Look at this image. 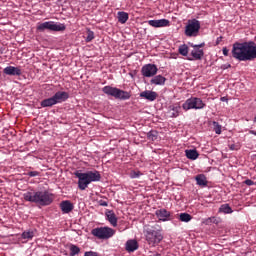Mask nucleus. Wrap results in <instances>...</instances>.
Returning <instances> with one entry per match:
<instances>
[{
    "mask_svg": "<svg viewBox=\"0 0 256 256\" xmlns=\"http://www.w3.org/2000/svg\"><path fill=\"white\" fill-rule=\"evenodd\" d=\"M118 21L120 24H125L128 21V13L127 12H119L118 13Z\"/></svg>",
    "mask_w": 256,
    "mask_h": 256,
    "instance_id": "25",
    "label": "nucleus"
},
{
    "mask_svg": "<svg viewBox=\"0 0 256 256\" xmlns=\"http://www.w3.org/2000/svg\"><path fill=\"white\" fill-rule=\"evenodd\" d=\"M156 217L158 221L166 222L171 220V213L166 209H159L156 211Z\"/></svg>",
    "mask_w": 256,
    "mask_h": 256,
    "instance_id": "12",
    "label": "nucleus"
},
{
    "mask_svg": "<svg viewBox=\"0 0 256 256\" xmlns=\"http://www.w3.org/2000/svg\"><path fill=\"white\" fill-rule=\"evenodd\" d=\"M4 74L7 76H21L22 70L19 67L7 66L4 68Z\"/></svg>",
    "mask_w": 256,
    "mask_h": 256,
    "instance_id": "13",
    "label": "nucleus"
},
{
    "mask_svg": "<svg viewBox=\"0 0 256 256\" xmlns=\"http://www.w3.org/2000/svg\"><path fill=\"white\" fill-rule=\"evenodd\" d=\"M212 125H213V131L218 135L221 134V129H222L221 125L217 121H213Z\"/></svg>",
    "mask_w": 256,
    "mask_h": 256,
    "instance_id": "30",
    "label": "nucleus"
},
{
    "mask_svg": "<svg viewBox=\"0 0 256 256\" xmlns=\"http://www.w3.org/2000/svg\"><path fill=\"white\" fill-rule=\"evenodd\" d=\"M190 56H192V58H187V60L200 61L204 57V51L203 49H194L190 52Z\"/></svg>",
    "mask_w": 256,
    "mask_h": 256,
    "instance_id": "17",
    "label": "nucleus"
},
{
    "mask_svg": "<svg viewBox=\"0 0 256 256\" xmlns=\"http://www.w3.org/2000/svg\"><path fill=\"white\" fill-rule=\"evenodd\" d=\"M23 199L29 203H35L38 206L46 207L54 201V194L45 191L26 192L23 194Z\"/></svg>",
    "mask_w": 256,
    "mask_h": 256,
    "instance_id": "2",
    "label": "nucleus"
},
{
    "mask_svg": "<svg viewBox=\"0 0 256 256\" xmlns=\"http://www.w3.org/2000/svg\"><path fill=\"white\" fill-rule=\"evenodd\" d=\"M28 175L29 177H36V176H39L40 175V172H37V171H30L28 172Z\"/></svg>",
    "mask_w": 256,
    "mask_h": 256,
    "instance_id": "35",
    "label": "nucleus"
},
{
    "mask_svg": "<svg viewBox=\"0 0 256 256\" xmlns=\"http://www.w3.org/2000/svg\"><path fill=\"white\" fill-rule=\"evenodd\" d=\"M105 217L107 218V221L108 223H110L111 226L113 227L118 226V218L116 217L113 211L105 212Z\"/></svg>",
    "mask_w": 256,
    "mask_h": 256,
    "instance_id": "19",
    "label": "nucleus"
},
{
    "mask_svg": "<svg viewBox=\"0 0 256 256\" xmlns=\"http://www.w3.org/2000/svg\"><path fill=\"white\" fill-rule=\"evenodd\" d=\"M149 256H162L160 253H157L156 251H149Z\"/></svg>",
    "mask_w": 256,
    "mask_h": 256,
    "instance_id": "42",
    "label": "nucleus"
},
{
    "mask_svg": "<svg viewBox=\"0 0 256 256\" xmlns=\"http://www.w3.org/2000/svg\"><path fill=\"white\" fill-rule=\"evenodd\" d=\"M60 209L63 214H69L74 210V204L69 200L61 201Z\"/></svg>",
    "mask_w": 256,
    "mask_h": 256,
    "instance_id": "15",
    "label": "nucleus"
},
{
    "mask_svg": "<svg viewBox=\"0 0 256 256\" xmlns=\"http://www.w3.org/2000/svg\"><path fill=\"white\" fill-rule=\"evenodd\" d=\"M68 99H69L68 92L58 91L57 93L54 94V96L49 97L48 99H43V101L40 102V106L42 108H50V107H53L54 105L63 103Z\"/></svg>",
    "mask_w": 256,
    "mask_h": 256,
    "instance_id": "4",
    "label": "nucleus"
},
{
    "mask_svg": "<svg viewBox=\"0 0 256 256\" xmlns=\"http://www.w3.org/2000/svg\"><path fill=\"white\" fill-rule=\"evenodd\" d=\"M184 111L189 110H201L206 107V103L199 97H190L186 101H184L183 105L181 106Z\"/></svg>",
    "mask_w": 256,
    "mask_h": 256,
    "instance_id": "8",
    "label": "nucleus"
},
{
    "mask_svg": "<svg viewBox=\"0 0 256 256\" xmlns=\"http://www.w3.org/2000/svg\"><path fill=\"white\" fill-rule=\"evenodd\" d=\"M73 175L78 178V189L81 191L86 190L92 182H99L101 180V174L97 170L87 172L77 170Z\"/></svg>",
    "mask_w": 256,
    "mask_h": 256,
    "instance_id": "3",
    "label": "nucleus"
},
{
    "mask_svg": "<svg viewBox=\"0 0 256 256\" xmlns=\"http://www.w3.org/2000/svg\"><path fill=\"white\" fill-rule=\"evenodd\" d=\"M115 233L116 231L108 226L96 227L91 231L92 236L98 240H109L115 236Z\"/></svg>",
    "mask_w": 256,
    "mask_h": 256,
    "instance_id": "6",
    "label": "nucleus"
},
{
    "mask_svg": "<svg viewBox=\"0 0 256 256\" xmlns=\"http://www.w3.org/2000/svg\"><path fill=\"white\" fill-rule=\"evenodd\" d=\"M184 153H186V157L189 160L195 161L198 159V152L196 149H187L186 151H184Z\"/></svg>",
    "mask_w": 256,
    "mask_h": 256,
    "instance_id": "23",
    "label": "nucleus"
},
{
    "mask_svg": "<svg viewBox=\"0 0 256 256\" xmlns=\"http://www.w3.org/2000/svg\"><path fill=\"white\" fill-rule=\"evenodd\" d=\"M148 140L156 141L157 140V132L156 131H149L147 134Z\"/></svg>",
    "mask_w": 256,
    "mask_h": 256,
    "instance_id": "32",
    "label": "nucleus"
},
{
    "mask_svg": "<svg viewBox=\"0 0 256 256\" xmlns=\"http://www.w3.org/2000/svg\"><path fill=\"white\" fill-rule=\"evenodd\" d=\"M201 29V23L197 19L187 20V25L184 28L186 37H197Z\"/></svg>",
    "mask_w": 256,
    "mask_h": 256,
    "instance_id": "9",
    "label": "nucleus"
},
{
    "mask_svg": "<svg viewBox=\"0 0 256 256\" xmlns=\"http://www.w3.org/2000/svg\"><path fill=\"white\" fill-rule=\"evenodd\" d=\"M69 250H70V256L78 255L80 254V251H81L80 248H78V246L74 244H70Z\"/></svg>",
    "mask_w": 256,
    "mask_h": 256,
    "instance_id": "28",
    "label": "nucleus"
},
{
    "mask_svg": "<svg viewBox=\"0 0 256 256\" xmlns=\"http://www.w3.org/2000/svg\"><path fill=\"white\" fill-rule=\"evenodd\" d=\"M45 30H49L51 32H64L66 30V26L65 24L55 23L53 21L37 24L38 32H45Z\"/></svg>",
    "mask_w": 256,
    "mask_h": 256,
    "instance_id": "7",
    "label": "nucleus"
},
{
    "mask_svg": "<svg viewBox=\"0 0 256 256\" xmlns=\"http://www.w3.org/2000/svg\"><path fill=\"white\" fill-rule=\"evenodd\" d=\"M142 176V172L139 170H133L130 172L131 179L140 178Z\"/></svg>",
    "mask_w": 256,
    "mask_h": 256,
    "instance_id": "31",
    "label": "nucleus"
},
{
    "mask_svg": "<svg viewBox=\"0 0 256 256\" xmlns=\"http://www.w3.org/2000/svg\"><path fill=\"white\" fill-rule=\"evenodd\" d=\"M180 105L178 103L172 104L171 106L168 107V115L171 118H177L180 116V111H181Z\"/></svg>",
    "mask_w": 256,
    "mask_h": 256,
    "instance_id": "14",
    "label": "nucleus"
},
{
    "mask_svg": "<svg viewBox=\"0 0 256 256\" xmlns=\"http://www.w3.org/2000/svg\"><path fill=\"white\" fill-rule=\"evenodd\" d=\"M84 256H99V254L94 251H87L86 253H84Z\"/></svg>",
    "mask_w": 256,
    "mask_h": 256,
    "instance_id": "36",
    "label": "nucleus"
},
{
    "mask_svg": "<svg viewBox=\"0 0 256 256\" xmlns=\"http://www.w3.org/2000/svg\"><path fill=\"white\" fill-rule=\"evenodd\" d=\"M148 25L153 28H163L169 26V20L160 19V20H149Z\"/></svg>",
    "mask_w": 256,
    "mask_h": 256,
    "instance_id": "16",
    "label": "nucleus"
},
{
    "mask_svg": "<svg viewBox=\"0 0 256 256\" xmlns=\"http://www.w3.org/2000/svg\"><path fill=\"white\" fill-rule=\"evenodd\" d=\"M228 147L230 148L231 151H238L239 149H241V144L239 143L231 144Z\"/></svg>",
    "mask_w": 256,
    "mask_h": 256,
    "instance_id": "34",
    "label": "nucleus"
},
{
    "mask_svg": "<svg viewBox=\"0 0 256 256\" xmlns=\"http://www.w3.org/2000/svg\"><path fill=\"white\" fill-rule=\"evenodd\" d=\"M34 238V231L29 230L22 233V239L23 240H32Z\"/></svg>",
    "mask_w": 256,
    "mask_h": 256,
    "instance_id": "27",
    "label": "nucleus"
},
{
    "mask_svg": "<svg viewBox=\"0 0 256 256\" xmlns=\"http://www.w3.org/2000/svg\"><path fill=\"white\" fill-rule=\"evenodd\" d=\"M196 185L200 186L201 188L207 187V177L204 174H198L195 176Z\"/></svg>",
    "mask_w": 256,
    "mask_h": 256,
    "instance_id": "21",
    "label": "nucleus"
},
{
    "mask_svg": "<svg viewBox=\"0 0 256 256\" xmlns=\"http://www.w3.org/2000/svg\"><path fill=\"white\" fill-rule=\"evenodd\" d=\"M178 53H180V55L183 57H187L189 53L188 45L186 44L180 45V47H178Z\"/></svg>",
    "mask_w": 256,
    "mask_h": 256,
    "instance_id": "24",
    "label": "nucleus"
},
{
    "mask_svg": "<svg viewBox=\"0 0 256 256\" xmlns=\"http://www.w3.org/2000/svg\"><path fill=\"white\" fill-rule=\"evenodd\" d=\"M158 71L159 69L156 64H145V66L142 67L141 73L145 78H152L156 76Z\"/></svg>",
    "mask_w": 256,
    "mask_h": 256,
    "instance_id": "11",
    "label": "nucleus"
},
{
    "mask_svg": "<svg viewBox=\"0 0 256 256\" xmlns=\"http://www.w3.org/2000/svg\"><path fill=\"white\" fill-rule=\"evenodd\" d=\"M98 204H99V206H101V207H107V206H109V203H108L107 201H104V200H99V201H98Z\"/></svg>",
    "mask_w": 256,
    "mask_h": 256,
    "instance_id": "37",
    "label": "nucleus"
},
{
    "mask_svg": "<svg viewBox=\"0 0 256 256\" xmlns=\"http://www.w3.org/2000/svg\"><path fill=\"white\" fill-rule=\"evenodd\" d=\"M222 55L225 57L229 56V49H227V47L222 48Z\"/></svg>",
    "mask_w": 256,
    "mask_h": 256,
    "instance_id": "40",
    "label": "nucleus"
},
{
    "mask_svg": "<svg viewBox=\"0 0 256 256\" xmlns=\"http://www.w3.org/2000/svg\"><path fill=\"white\" fill-rule=\"evenodd\" d=\"M192 219V216L188 213H181L180 214V221L184 223H189Z\"/></svg>",
    "mask_w": 256,
    "mask_h": 256,
    "instance_id": "29",
    "label": "nucleus"
},
{
    "mask_svg": "<svg viewBox=\"0 0 256 256\" xmlns=\"http://www.w3.org/2000/svg\"><path fill=\"white\" fill-rule=\"evenodd\" d=\"M231 57L240 62L255 61L256 43L255 42H234L231 49Z\"/></svg>",
    "mask_w": 256,
    "mask_h": 256,
    "instance_id": "1",
    "label": "nucleus"
},
{
    "mask_svg": "<svg viewBox=\"0 0 256 256\" xmlns=\"http://www.w3.org/2000/svg\"><path fill=\"white\" fill-rule=\"evenodd\" d=\"M213 217L212 218H207L206 220H204V225H210L212 223Z\"/></svg>",
    "mask_w": 256,
    "mask_h": 256,
    "instance_id": "41",
    "label": "nucleus"
},
{
    "mask_svg": "<svg viewBox=\"0 0 256 256\" xmlns=\"http://www.w3.org/2000/svg\"><path fill=\"white\" fill-rule=\"evenodd\" d=\"M205 46L204 43H201L199 45H194V44H191L190 47L194 48V49H201Z\"/></svg>",
    "mask_w": 256,
    "mask_h": 256,
    "instance_id": "39",
    "label": "nucleus"
},
{
    "mask_svg": "<svg viewBox=\"0 0 256 256\" xmlns=\"http://www.w3.org/2000/svg\"><path fill=\"white\" fill-rule=\"evenodd\" d=\"M139 248V244H137L136 240H128L125 244V249L131 253L135 252Z\"/></svg>",
    "mask_w": 256,
    "mask_h": 256,
    "instance_id": "22",
    "label": "nucleus"
},
{
    "mask_svg": "<svg viewBox=\"0 0 256 256\" xmlns=\"http://www.w3.org/2000/svg\"><path fill=\"white\" fill-rule=\"evenodd\" d=\"M219 212L224 214H231L233 211L229 204H224L219 207Z\"/></svg>",
    "mask_w": 256,
    "mask_h": 256,
    "instance_id": "26",
    "label": "nucleus"
},
{
    "mask_svg": "<svg viewBox=\"0 0 256 256\" xmlns=\"http://www.w3.org/2000/svg\"><path fill=\"white\" fill-rule=\"evenodd\" d=\"M244 184L247 186H254L256 183L253 180L247 179L244 181Z\"/></svg>",
    "mask_w": 256,
    "mask_h": 256,
    "instance_id": "38",
    "label": "nucleus"
},
{
    "mask_svg": "<svg viewBox=\"0 0 256 256\" xmlns=\"http://www.w3.org/2000/svg\"><path fill=\"white\" fill-rule=\"evenodd\" d=\"M166 82V78L163 77L162 75H157L152 77V79L149 81L151 85L155 86H164Z\"/></svg>",
    "mask_w": 256,
    "mask_h": 256,
    "instance_id": "20",
    "label": "nucleus"
},
{
    "mask_svg": "<svg viewBox=\"0 0 256 256\" xmlns=\"http://www.w3.org/2000/svg\"><path fill=\"white\" fill-rule=\"evenodd\" d=\"M145 238L148 245H151L152 247L156 246L163 240L162 234L152 228H147L145 230Z\"/></svg>",
    "mask_w": 256,
    "mask_h": 256,
    "instance_id": "10",
    "label": "nucleus"
},
{
    "mask_svg": "<svg viewBox=\"0 0 256 256\" xmlns=\"http://www.w3.org/2000/svg\"><path fill=\"white\" fill-rule=\"evenodd\" d=\"M94 38H95V36H94L93 32L88 30L87 36H86V42L90 43Z\"/></svg>",
    "mask_w": 256,
    "mask_h": 256,
    "instance_id": "33",
    "label": "nucleus"
},
{
    "mask_svg": "<svg viewBox=\"0 0 256 256\" xmlns=\"http://www.w3.org/2000/svg\"><path fill=\"white\" fill-rule=\"evenodd\" d=\"M254 123H256V116H254Z\"/></svg>",
    "mask_w": 256,
    "mask_h": 256,
    "instance_id": "44",
    "label": "nucleus"
},
{
    "mask_svg": "<svg viewBox=\"0 0 256 256\" xmlns=\"http://www.w3.org/2000/svg\"><path fill=\"white\" fill-rule=\"evenodd\" d=\"M221 39H222V38H221V37H219V38H218V42H216V44H218V43H219V41H220Z\"/></svg>",
    "mask_w": 256,
    "mask_h": 256,
    "instance_id": "43",
    "label": "nucleus"
},
{
    "mask_svg": "<svg viewBox=\"0 0 256 256\" xmlns=\"http://www.w3.org/2000/svg\"><path fill=\"white\" fill-rule=\"evenodd\" d=\"M157 93L156 92H153V91H150V90H146L142 93H140V98H143V99H146L148 101H156L157 99Z\"/></svg>",
    "mask_w": 256,
    "mask_h": 256,
    "instance_id": "18",
    "label": "nucleus"
},
{
    "mask_svg": "<svg viewBox=\"0 0 256 256\" xmlns=\"http://www.w3.org/2000/svg\"><path fill=\"white\" fill-rule=\"evenodd\" d=\"M102 92L105 95L114 97V99H119L122 101H127L131 98L130 92H126L124 90H120L112 86H105L104 88H102Z\"/></svg>",
    "mask_w": 256,
    "mask_h": 256,
    "instance_id": "5",
    "label": "nucleus"
}]
</instances>
